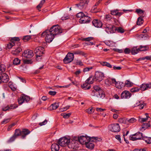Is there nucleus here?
I'll list each match as a JSON object with an SVG mask.
<instances>
[{
    "mask_svg": "<svg viewBox=\"0 0 151 151\" xmlns=\"http://www.w3.org/2000/svg\"><path fill=\"white\" fill-rule=\"evenodd\" d=\"M117 11H118V10L117 9L111 10L110 11L111 14L112 15H116Z\"/></svg>",
    "mask_w": 151,
    "mask_h": 151,
    "instance_id": "nucleus-49",
    "label": "nucleus"
},
{
    "mask_svg": "<svg viewBox=\"0 0 151 151\" xmlns=\"http://www.w3.org/2000/svg\"><path fill=\"white\" fill-rule=\"evenodd\" d=\"M142 139L145 141L147 144L151 143V137H142Z\"/></svg>",
    "mask_w": 151,
    "mask_h": 151,
    "instance_id": "nucleus-31",
    "label": "nucleus"
},
{
    "mask_svg": "<svg viewBox=\"0 0 151 151\" xmlns=\"http://www.w3.org/2000/svg\"><path fill=\"white\" fill-rule=\"evenodd\" d=\"M9 80V76L6 74L4 73L0 75V83H6Z\"/></svg>",
    "mask_w": 151,
    "mask_h": 151,
    "instance_id": "nucleus-15",
    "label": "nucleus"
},
{
    "mask_svg": "<svg viewBox=\"0 0 151 151\" xmlns=\"http://www.w3.org/2000/svg\"><path fill=\"white\" fill-rule=\"evenodd\" d=\"M93 39V38L92 37H88L86 38H84L83 39V40L86 41H89L90 40H92Z\"/></svg>",
    "mask_w": 151,
    "mask_h": 151,
    "instance_id": "nucleus-58",
    "label": "nucleus"
},
{
    "mask_svg": "<svg viewBox=\"0 0 151 151\" xmlns=\"http://www.w3.org/2000/svg\"><path fill=\"white\" fill-rule=\"evenodd\" d=\"M70 142V138L64 137L60 138L58 142V143L62 147L68 146L69 143Z\"/></svg>",
    "mask_w": 151,
    "mask_h": 151,
    "instance_id": "nucleus-5",
    "label": "nucleus"
},
{
    "mask_svg": "<svg viewBox=\"0 0 151 151\" xmlns=\"http://www.w3.org/2000/svg\"><path fill=\"white\" fill-rule=\"evenodd\" d=\"M92 22L93 24L96 27H100L102 25V22L99 20H93Z\"/></svg>",
    "mask_w": 151,
    "mask_h": 151,
    "instance_id": "nucleus-18",
    "label": "nucleus"
},
{
    "mask_svg": "<svg viewBox=\"0 0 151 151\" xmlns=\"http://www.w3.org/2000/svg\"><path fill=\"white\" fill-rule=\"evenodd\" d=\"M132 135L135 136L136 137H139L140 136V139H141V138H142V137H144L143 136L142 133L139 132H137L135 134H132Z\"/></svg>",
    "mask_w": 151,
    "mask_h": 151,
    "instance_id": "nucleus-39",
    "label": "nucleus"
},
{
    "mask_svg": "<svg viewBox=\"0 0 151 151\" xmlns=\"http://www.w3.org/2000/svg\"><path fill=\"white\" fill-rule=\"evenodd\" d=\"M132 83L129 81L127 80L126 81L125 85L127 87H131L132 86Z\"/></svg>",
    "mask_w": 151,
    "mask_h": 151,
    "instance_id": "nucleus-48",
    "label": "nucleus"
},
{
    "mask_svg": "<svg viewBox=\"0 0 151 151\" xmlns=\"http://www.w3.org/2000/svg\"><path fill=\"white\" fill-rule=\"evenodd\" d=\"M59 144H53L51 145V149L52 151H58L59 150Z\"/></svg>",
    "mask_w": 151,
    "mask_h": 151,
    "instance_id": "nucleus-24",
    "label": "nucleus"
},
{
    "mask_svg": "<svg viewBox=\"0 0 151 151\" xmlns=\"http://www.w3.org/2000/svg\"><path fill=\"white\" fill-rule=\"evenodd\" d=\"M32 62L31 60H24V63L25 64H31L32 63Z\"/></svg>",
    "mask_w": 151,
    "mask_h": 151,
    "instance_id": "nucleus-55",
    "label": "nucleus"
},
{
    "mask_svg": "<svg viewBox=\"0 0 151 151\" xmlns=\"http://www.w3.org/2000/svg\"><path fill=\"white\" fill-rule=\"evenodd\" d=\"M56 93V92L55 91H50L49 92V94L51 95L54 96Z\"/></svg>",
    "mask_w": 151,
    "mask_h": 151,
    "instance_id": "nucleus-60",
    "label": "nucleus"
},
{
    "mask_svg": "<svg viewBox=\"0 0 151 151\" xmlns=\"http://www.w3.org/2000/svg\"><path fill=\"white\" fill-rule=\"evenodd\" d=\"M135 12L138 14H143L144 12V11L140 9H136Z\"/></svg>",
    "mask_w": 151,
    "mask_h": 151,
    "instance_id": "nucleus-46",
    "label": "nucleus"
},
{
    "mask_svg": "<svg viewBox=\"0 0 151 151\" xmlns=\"http://www.w3.org/2000/svg\"><path fill=\"white\" fill-rule=\"evenodd\" d=\"M29 99L30 98L28 96L22 94L18 99V102L19 104H21L25 101L27 102Z\"/></svg>",
    "mask_w": 151,
    "mask_h": 151,
    "instance_id": "nucleus-12",
    "label": "nucleus"
},
{
    "mask_svg": "<svg viewBox=\"0 0 151 151\" xmlns=\"http://www.w3.org/2000/svg\"><path fill=\"white\" fill-rule=\"evenodd\" d=\"M71 114L70 113H68V114L63 113L61 114V115L63 116V118L65 119H68L70 115Z\"/></svg>",
    "mask_w": 151,
    "mask_h": 151,
    "instance_id": "nucleus-44",
    "label": "nucleus"
},
{
    "mask_svg": "<svg viewBox=\"0 0 151 151\" xmlns=\"http://www.w3.org/2000/svg\"><path fill=\"white\" fill-rule=\"evenodd\" d=\"M90 21V19L89 17L86 15H84L83 17L80 18L79 22L81 23H89Z\"/></svg>",
    "mask_w": 151,
    "mask_h": 151,
    "instance_id": "nucleus-16",
    "label": "nucleus"
},
{
    "mask_svg": "<svg viewBox=\"0 0 151 151\" xmlns=\"http://www.w3.org/2000/svg\"><path fill=\"white\" fill-rule=\"evenodd\" d=\"M84 15H85V14H84L82 12H80L79 13H78L76 15V16L77 17H78V18L80 17V18H81L83 17L84 16Z\"/></svg>",
    "mask_w": 151,
    "mask_h": 151,
    "instance_id": "nucleus-47",
    "label": "nucleus"
},
{
    "mask_svg": "<svg viewBox=\"0 0 151 151\" xmlns=\"http://www.w3.org/2000/svg\"><path fill=\"white\" fill-rule=\"evenodd\" d=\"M74 58L73 54L68 53L63 60L65 64H67L72 61Z\"/></svg>",
    "mask_w": 151,
    "mask_h": 151,
    "instance_id": "nucleus-10",
    "label": "nucleus"
},
{
    "mask_svg": "<svg viewBox=\"0 0 151 151\" xmlns=\"http://www.w3.org/2000/svg\"><path fill=\"white\" fill-rule=\"evenodd\" d=\"M5 69L6 67L4 65L0 64V75L5 71Z\"/></svg>",
    "mask_w": 151,
    "mask_h": 151,
    "instance_id": "nucleus-33",
    "label": "nucleus"
},
{
    "mask_svg": "<svg viewBox=\"0 0 151 151\" xmlns=\"http://www.w3.org/2000/svg\"><path fill=\"white\" fill-rule=\"evenodd\" d=\"M81 87L84 90L89 89L91 88V85L86 81L85 83L81 85Z\"/></svg>",
    "mask_w": 151,
    "mask_h": 151,
    "instance_id": "nucleus-25",
    "label": "nucleus"
},
{
    "mask_svg": "<svg viewBox=\"0 0 151 151\" xmlns=\"http://www.w3.org/2000/svg\"><path fill=\"white\" fill-rule=\"evenodd\" d=\"M143 17H144V16H142V17L141 16L138 18L137 22V25H140L143 24Z\"/></svg>",
    "mask_w": 151,
    "mask_h": 151,
    "instance_id": "nucleus-29",
    "label": "nucleus"
},
{
    "mask_svg": "<svg viewBox=\"0 0 151 151\" xmlns=\"http://www.w3.org/2000/svg\"><path fill=\"white\" fill-rule=\"evenodd\" d=\"M15 45L14 42H13L11 41V42H9L7 44L6 47L9 49L11 48L14 45Z\"/></svg>",
    "mask_w": 151,
    "mask_h": 151,
    "instance_id": "nucleus-37",
    "label": "nucleus"
},
{
    "mask_svg": "<svg viewBox=\"0 0 151 151\" xmlns=\"http://www.w3.org/2000/svg\"><path fill=\"white\" fill-rule=\"evenodd\" d=\"M76 5L78 8L81 9H84L86 7V6H84L83 4V3H81L79 4H76Z\"/></svg>",
    "mask_w": 151,
    "mask_h": 151,
    "instance_id": "nucleus-34",
    "label": "nucleus"
},
{
    "mask_svg": "<svg viewBox=\"0 0 151 151\" xmlns=\"http://www.w3.org/2000/svg\"><path fill=\"white\" fill-rule=\"evenodd\" d=\"M76 63L77 65H79L81 66L83 65V63L81 60H78L76 61Z\"/></svg>",
    "mask_w": 151,
    "mask_h": 151,
    "instance_id": "nucleus-61",
    "label": "nucleus"
},
{
    "mask_svg": "<svg viewBox=\"0 0 151 151\" xmlns=\"http://www.w3.org/2000/svg\"><path fill=\"white\" fill-rule=\"evenodd\" d=\"M32 36L31 35H26L23 37V40L24 42H27L30 39Z\"/></svg>",
    "mask_w": 151,
    "mask_h": 151,
    "instance_id": "nucleus-36",
    "label": "nucleus"
},
{
    "mask_svg": "<svg viewBox=\"0 0 151 151\" xmlns=\"http://www.w3.org/2000/svg\"><path fill=\"white\" fill-rule=\"evenodd\" d=\"M93 68L92 67H86V68L83 69V71L84 72L88 71L92 69Z\"/></svg>",
    "mask_w": 151,
    "mask_h": 151,
    "instance_id": "nucleus-51",
    "label": "nucleus"
},
{
    "mask_svg": "<svg viewBox=\"0 0 151 151\" xmlns=\"http://www.w3.org/2000/svg\"><path fill=\"white\" fill-rule=\"evenodd\" d=\"M30 133V131L27 129H23L22 131H21L19 129H16L15 130L14 135L17 137L19 136H21L22 138L24 139L26 136L29 134Z\"/></svg>",
    "mask_w": 151,
    "mask_h": 151,
    "instance_id": "nucleus-3",
    "label": "nucleus"
},
{
    "mask_svg": "<svg viewBox=\"0 0 151 151\" xmlns=\"http://www.w3.org/2000/svg\"><path fill=\"white\" fill-rule=\"evenodd\" d=\"M63 32V29L58 25L52 26L49 30H46L41 34L42 37L45 35V40L46 42H51L54 38L55 36Z\"/></svg>",
    "mask_w": 151,
    "mask_h": 151,
    "instance_id": "nucleus-1",
    "label": "nucleus"
},
{
    "mask_svg": "<svg viewBox=\"0 0 151 151\" xmlns=\"http://www.w3.org/2000/svg\"><path fill=\"white\" fill-rule=\"evenodd\" d=\"M94 89L92 91L91 95L100 98H103L105 97V94L104 91L99 87L98 86H94Z\"/></svg>",
    "mask_w": 151,
    "mask_h": 151,
    "instance_id": "nucleus-2",
    "label": "nucleus"
},
{
    "mask_svg": "<svg viewBox=\"0 0 151 151\" xmlns=\"http://www.w3.org/2000/svg\"><path fill=\"white\" fill-rule=\"evenodd\" d=\"M10 120V119H4L1 122V124H6L7 123L9 122Z\"/></svg>",
    "mask_w": 151,
    "mask_h": 151,
    "instance_id": "nucleus-53",
    "label": "nucleus"
},
{
    "mask_svg": "<svg viewBox=\"0 0 151 151\" xmlns=\"http://www.w3.org/2000/svg\"><path fill=\"white\" fill-rule=\"evenodd\" d=\"M146 104L141 101H137L134 105V107L139 106L140 109H142L146 105Z\"/></svg>",
    "mask_w": 151,
    "mask_h": 151,
    "instance_id": "nucleus-20",
    "label": "nucleus"
},
{
    "mask_svg": "<svg viewBox=\"0 0 151 151\" xmlns=\"http://www.w3.org/2000/svg\"><path fill=\"white\" fill-rule=\"evenodd\" d=\"M113 50L116 52H118L119 53H122L123 52V51L122 50H119L116 48H114Z\"/></svg>",
    "mask_w": 151,
    "mask_h": 151,
    "instance_id": "nucleus-63",
    "label": "nucleus"
},
{
    "mask_svg": "<svg viewBox=\"0 0 151 151\" xmlns=\"http://www.w3.org/2000/svg\"><path fill=\"white\" fill-rule=\"evenodd\" d=\"M116 31L118 32L121 33H124V29L121 27H116Z\"/></svg>",
    "mask_w": 151,
    "mask_h": 151,
    "instance_id": "nucleus-42",
    "label": "nucleus"
},
{
    "mask_svg": "<svg viewBox=\"0 0 151 151\" xmlns=\"http://www.w3.org/2000/svg\"><path fill=\"white\" fill-rule=\"evenodd\" d=\"M75 139L78 140V142L82 145H85L88 141L90 140V138L86 136H81L78 137H75Z\"/></svg>",
    "mask_w": 151,
    "mask_h": 151,
    "instance_id": "nucleus-7",
    "label": "nucleus"
},
{
    "mask_svg": "<svg viewBox=\"0 0 151 151\" xmlns=\"http://www.w3.org/2000/svg\"><path fill=\"white\" fill-rule=\"evenodd\" d=\"M139 89L142 91L148 90L147 83H144L140 86Z\"/></svg>",
    "mask_w": 151,
    "mask_h": 151,
    "instance_id": "nucleus-27",
    "label": "nucleus"
},
{
    "mask_svg": "<svg viewBox=\"0 0 151 151\" xmlns=\"http://www.w3.org/2000/svg\"><path fill=\"white\" fill-rule=\"evenodd\" d=\"M59 105L58 103H55L51 105L49 107V109L50 110H53L56 109L59 107Z\"/></svg>",
    "mask_w": 151,
    "mask_h": 151,
    "instance_id": "nucleus-26",
    "label": "nucleus"
},
{
    "mask_svg": "<svg viewBox=\"0 0 151 151\" xmlns=\"http://www.w3.org/2000/svg\"><path fill=\"white\" fill-rule=\"evenodd\" d=\"M86 147L90 149H93L94 147V144L93 143L92 141H91V139L88 141V142L85 143Z\"/></svg>",
    "mask_w": 151,
    "mask_h": 151,
    "instance_id": "nucleus-21",
    "label": "nucleus"
},
{
    "mask_svg": "<svg viewBox=\"0 0 151 151\" xmlns=\"http://www.w3.org/2000/svg\"><path fill=\"white\" fill-rule=\"evenodd\" d=\"M131 50L128 48H126L124 50V52L126 54H128L130 52Z\"/></svg>",
    "mask_w": 151,
    "mask_h": 151,
    "instance_id": "nucleus-59",
    "label": "nucleus"
},
{
    "mask_svg": "<svg viewBox=\"0 0 151 151\" xmlns=\"http://www.w3.org/2000/svg\"><path fill=\"white\" fill-rule=\"evenodd\" d=\"M17 106L16 105H11L10 106H7L6 107H3L2 110L3 111H6L7 110H9L12 109H15L17 107Z\"/></svg>",
    "mask_w": 151,
    "mask_h": 151,
    "instance_id": "nucleus-23",
    "label": "nucleus"
},
{
    "mask_svg": "<svg viewBox=\"0 0 151 151\" xmlns=\"http://www.w3.org/2000/svg\"><path fill=\"white\" fill-rule=\"evenodd\" d=\"M78 141L75 139L74 137L71 142H70L69 143L68 147L69 148L74 149L75 148L78 147Z\"/></svg>",
    "mask_w": 151,
    "mask_h": 151,
    "instance_id": "nucleus-11",
    "label": "nucleus"
},
{
    "mask_svg": "<svg viewBox=\"0 0 151 151\" xmlns=\"http://www.w3.org/2000/svg\"><path fill=\"white\" fill-rule=\"evenodd\" d=\"M96 110L97 111H103L105 110V109H102L101 108H97Z\"/></svg>",
    "mask_w": 151,
    "mask_h": 151,
    "instance_id": "nucleus-62",
    "label": "nucleus"
},
{
    "mask_svg": "<svg viewBox=\"0 0 151 151\" xmlns=\"http://www.w3.org/2000/svg\"><path fill=\"white\" fill-rule=\"evenodd\" d=\"M136 120L134 118H132L127 120L128 122L130 123H133L136 122Z\"/></svg>",
    "mask_w": 151,
    "mask_h": 151,
    "instance_id": "nucleus-52",
    "label": "nucleus"
},
{
    "mask_svg": "<svg viewBox=\"0 0 151 151\" xmlns=\"http://www.w3.org/2000/svg\"><path fill=\"white\" fill-rule=\"evenodd\" d=\"M105 82L106 85L107 86H109L112 84H114L117 86V87H118L119 85H121V83H122V82H116V79L114 78H107L105 80Z\"/></svg>",
    "mask_w": 151,
    "mask_h": 151,
    "instance_id": "nucleus-6",
    "label": "nucleus"
},
{
    "mask_svg": "<svg viewBox=\"0 0 151 151\" xmlns=\"http://www.w3.org/2000/svg\"><path fill=\"white\" fill-rule=\"evenodd\" d=\"M140 90L139 88L136 87L131 88L130 90V91L132 92H135L139 91Z\"/></svg>",
    "mask_w": 151,
    "mask_h": 151,
    "instance_id": "nucleus-45",
    "label": "nucleus"
},
{
    "mask_svg": "<svg viewBox=\"0 0 151 151\" xmlns=\"http://www.w3.org/2000/svg\"><path fill=\"white\" fill-rule=\"evenodd\" d=\"M112 19L111 16L110 14L106 15L105 16L104 19L105 21H109Z\"/></svg>",
    "mask_w": 151,
    "mask_h": 151,
    "instance_id": "nucleus-41",
    "label": "nucleus"
},
{
    "mask_svg": "<svg viewBox=\"0 0 151 151\" xmlns=\"http://www.w3.org/2000/svg\"><path fill=\"white\" fill-rule=\"evenodd\" d=\"M150 124L149 122L147 124L144 123L143 125L142 126V128L144 129L145 130L148 127H150Z\"/></svg>",
    "mask_w": 151,
    "mask_h": 151,
    "instance_id": "nucleus-40",
    "label": "nucleus"
},
{
    "mask_svg": "<svg viewBox=\"0 0 151 151\" xmlns=\"http://www.w3.org/2000/svg\"><path fill=\"white\" fill-rule=\"evenodd\" d=\"M131 94L129 92L125 91L121 93V98L124 99H129L131 96Z\"/></svg>",
    "mask_w": 151,
    "mask_h": 151,
    "instance_id": "nucleus-17",
    "label": "nucleus"
},
{
    "mask_svg": "<svg viewBox=\"0 0 151 151\" xmlns=\"http://www.w3.org/2000/svg\"><path fill=\"white\" fill-rule=\"evenodd\" d=\"M20 60L18 58H15L13 60V64L14 65H18L20 63Z\"/></svg>",
    "mask_w": 151,
    "mask_h": 151,
    "instance_id": "nucleus-30",
    "label": "nucleus"
},
{
    "mask_svg": "<svg viewBox=\"0 0 151 151\" xmlns=\"http://www.w3.org/2000/svg\"><path fill=\"white\" fill-rule=\"evenodd\" d=\"M145 115L146 116V118H140L139 119V120L140 122H145L148 119V118H150V117L148 116V114L146 113L145 114Z\"/></svg>",
    "mask_w": 151,
    "mask_h": 151,
    "instance_id": "nucleus-35",
    "label": "nucleus"
},
{
    "mask_svg": "<svg viewBox=\"0 0 151 151\" xmlns=\"http://www.w3.org/2000/svg\"><path fill=\"white\" fill-rule=\"evenodd\" d=\"M95 81V78L93 76H90L86 81V82H88L89 84H92L94 81Z\"/></svg>",
    "mask_w": 151,
    "mask_h": 151,
    "instance_id": "nucleus-28",
    "label": "nucleus"
},
{
    "mask_svg": "<svg viewBox=\"0 0 151 151\" xmlns=\"http://www.w3.org/2000/svg\"><path fill=\"white\" fill-rule=\"evenodd\" d=\"M47 121L46 119H45L44 121L43 122L40 123L39 124V125L42 126L43 125H45L47 123Z\"/></svg>",
    "mask_w": 151,
    "mask_h": 151,
    "instance_id": "nucleus-56",
    "label": "nucleus"
},
{
    "mask_svg": "<svg viewBox=\"0 0 151 151\" xmlns=\"http://www.w3.org/2000/svg\"><path fill=\"white\" fill-rule=\"evenodd\" d=\"M22 55L25 58H31L33 56V51L32 50H25L22 54Z\"/></svg>",
    "mask_w": 151,
    "mask_h": 151,
    "instance_id": "nucleus-14",
    "label": "nucleus"
},
{
    "mask_svg": "<svg viewBox=\"0 0 151 151\" xmlns=\"http://www.w3.org/2000/svg\"><path fill=\"white\" fill-rule=\"evenodd\" d=\"M22 50V49L20 47H18L17 48L14 49L12 51V53L14 55H18Z\"/></svg>",
    "mask_w": 151,
    "mask_h": 151,
    "instance_id": "nucleus-22",
    "label": "nucleus"
},
{
    "mask_svg": "<svg viewBox=\"0 0 151 151\" xmlns=\"http://www.w3.org/2000/svg\"><path fill=\"white\" fill-rule=\"evenodd\" d=\"M147 47L146 46H142L141 45L139 48L137 49V47H133L131 50V53L132 55H135L139 51V50L141 49L142 48H144Z\"/></svg>",
    "mask_w": 151,
    "mask_h": 151,
    "instance_id": "nucleus-19",
    "label": "nucleus"
},
{
    "mask_svg": "<svg viewBox=\"0 0 151 151\" xmlns=\"http://www.w3.org/2000/svg\"><path fill=\"white\" fill-rule=\"evenodd\" d=\"M130 139L132 141H135L137 139H140V136L137 137L135 136L132 135V134L129 137Z\"/></svg>",
    "mask_w": 151,
    "mask_h": 151,
    "instance_id": "nucleus-38",
    "label": "nucleus"
},
{
    "mask_svg": "<svg viewBox=\"0 0 151 151\" xmlns=\"http://www.w3.org/2000/svg\"><path fill=\"white\" fill-rule=\"evenodd\" d=\"M86 112L89 114H91L93 113L92 108L91 109H88L87 110Z\"/></svg>",
    "mask_w": 151,
    "mask_h": 151,
    "instance_id": "nucleus-64",
    "label": "nucleus"
},
{
    "mask_svg": "<svg viewBox=\"0 0 151 151\" xmlns=\"http://www.w3.org/2000/svg\"><path fill=\"white\" fill-rule=\"evenodd\" d=\"M108 127L111 131L114 132H119L120 130L119 125L117 123L111 124Z\"/></svg>",
    "mask_w": 151,
    "mask_h": 151,
    "instance_id": "nucleus-8",
    "label": "nucleus"
},
{
    "mask_svg": "<svg viewBox=\"0 0 151 151\" xmlns=\"http://www.w3.org/2000/svg\"><path fill=\"white\" fill-rule=\"evenodd\" d=\"M19 39L18 37H13L11 39V41L13 42H14V41H19Z\"/></svg>",
    "mask_w": 151,
    "mask_h": 151,
    "instance_id": "nucleus-57",
    "label": "nucleus"
},
{
    "mask_svg": "<svg viewBox=\"0 0 151 151\" xmlns=\"http://www.w3.org/2000/svg\"><path fill=\"white\" fill-rule=\"evenodd\" d=\"M45 2V0H42L40 3L37 6V9L39 10V9L41 8V7H42L43 4Z\"/></svg>",
    "mask_w": 151,
    "mask_h": 151,
    "instance_id": "nucleus-43",
    "label": "nucleus"
},
{
    "mask_svg": "<svg viewBox=\"0 0 151 151\" xmlns=\"http://www.w3.org/2000/svg\"><path fill=\"white\" fill-rule=\"evenodd\" d=\"M106 31L108 33H113L116 31V27L111 24H106L104 27Z\"/></svg>",
    "mask_w": 151,
    "mask_h": 151,
    "instance_id": "nucleus-9",
    "label": "nucleus"
},
{
    "mask_svg": "<svg viewBox=\"0 0 151 151\" xmlns=\"http://www.w3.org/2000/svg\"><path fill=\"white\" fill-rule=\"evenodd\" d=\"M100 63L103 66H105L109 68L112 67V65L109 63L106 62L102 61L100 62Z\"/></svg>",
    "mask_w": 151,
    "mask_h": 151,
    "instance_id": "nucleus-32",
    "label": "nucleus"
},
{
    "mask_svg": "<svg viewBox=\"0 0 151 151\" xmlns=\"http://www.w3.org/2000/svg\"><path fill=\"white\" fill-rule=\"evenodd\" d=\"M17 138V137L15 136H14V134L8 140V142H12L14 141Z\"/></svg>",
    "mask_w": 151,
    "mask_h": 151,
    "instance_id": "nucleus-50",
    "label": "nucleus"
},
{
    "mask_svg": "<svg viewBox=\"0 0 151 151\" xmlns=\"http://www.w3.org/2000/svg\"><path fill=\"white\" fill-rule=\"evenodd\" d=\"M95 79L97 82H100L102 81L104 78V75L103 73L99 72H96L95 74Z\"/></svg>",
    "mask_w": 151,
    "mask_h": 151,
    "instance_id": "nucleus-13",
    "label": "nucleus"
},
{
    "mask_svg": "<svg viewBox=\"0 0 151 151\" xmlns=\"http://www.w3.org/2000/svg\"><path fill=\"white\" fill-rule=\"evenodd\" d=\"M139 37V38H147L148 37V35L147 34H141L140 35Z\"/></svg>",
    "mask_w": 151,
    "mask_h": 151,
    "instance_id": "nucleus-54",
    "label": "nucleus"
},
{
    "mask_svg": "<svg viewBox=\"0 0 151 151\" xmlns=\"http://www.w3.org/2000/svg\"><path fill=\"white\" fill-rule=\"evenodd\" d=\"M44 49L42 47H38L35 48L34 52L36 54V59L38 61L40 60L39 58L41 57L42 56V54L44 53Z\"/></svg>",
    "mask_w": 151,
    "mask_h": 151,
    "instance_id": "nucleus-4",
    "label": "nucleus"
}]
</instances>
